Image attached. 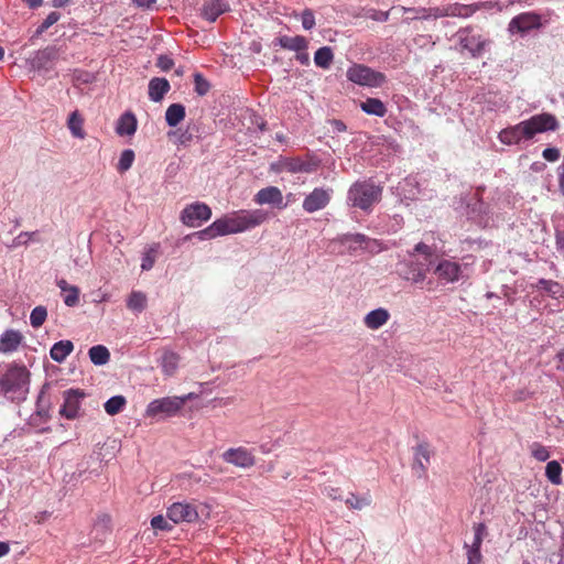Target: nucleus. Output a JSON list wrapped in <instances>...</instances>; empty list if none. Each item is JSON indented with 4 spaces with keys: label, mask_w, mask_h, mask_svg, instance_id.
Listing matches in <instances>:
<instances>
[{
    "label": "nucleus",
    "mask_w": 564,
    "mask_h": 564,
    "mask_svg": "<svg viewBox=\"0 0 564 564\" xmlns=\"http://www.w3.org/2000/svg\"><path fill=\"white\" fill-rule=\"evenodd\" d=\"M431 455L432 451L427 443H421L414 448V460L412 464V469L419 477L426 476Z\"/></svg>",
    "instance_id": "nucleus-19"
},
{
    "label": "nucleus",
    "mask_w": 564,
    "mask_h": 564,
    "mask_svg": "<svg viewBox=\"0 0 564 564\" xmlns=\"http://www.w3.org/2000/svg\"><path fill=\"white\" fill-rule=\"evenodd\" d=\"M523 123L529 131L530 139L538 133L554 131L558 128L556 117L549 112L532 116L528 120H523Z\"/></svg>",
    "instance_id": "nucleus-11"
},
{
    "label": "nucleus",
    "mask_w": 564,
    "mask_h": 564,
    "mask_svg": "<svg viewBox=\"0 0 564 564\" xmlns=\"http://www.w3.org/2000/svg\"><path fill=\"white\" fill-rule=\"evenodd\" d=\"M96 80L95 74L84 70V69H74L72 74V82L74 86L78 85H88Z\"/></svg>",
    "instance_id": "nucleus-44"
},
{
    "label": "nucleus",
    "mask_w": 564,
    "mask_h": 564,
    "mask_svg": "<svg viewBox=\"0 0 564 564\" xmlns=\"http://www.w3.org/2000/svg\"><path fill=\"white\" fill-rule=\"evenodd\" d=\"M334 58V54L330 47L323 46L315 52L314 62L316 66L327 69L329 68Z\"/></svg>",
    "instance_id": "nucleus-39"
},
{
    "label": "nucleus",
    "mask_w": 564,
    "mask_h": 564,
    "mask_svg": "<svg viewBox=\"0 0 564 564\" xmlns=\"http://www.w3.org/2000/svg\"><path fill=\"white\" fill-rule=\"evenodd\" d=\"M330 200V194L324 188H314L303 200V208L307 213H314L325 208Z\"/></svg>",
    "instance_id": "nucleus-17"
},
{
    "label": "nucleus",
    "mask_w": 564,
    "mask_h": 564,
    "mask_svg": "<svg viewBox=\"0 0 564 564\" xmlns=\"http://www.w3.org/2000/svg\"><path fill=\"white\" fill-rule=\"evenodd\" d=\"M61 19V13L57 11H52L47 14V17L43 20V22L36 28L33 34L30 36L29 42L34 44L37 39L48 30L53 24H55Z\"/></svg>",
    "instance_id": "nucleus-36"
},
{
    "label": "nucleus",
    "mask_w": 564,
    "mask_h": 564,
    "mask_svg": "<svg viewBox=\"0 0 564 564\" xmlns=\"http://www.w3.org/2000/svg\"><path fill=\"white\" fill-rule=\"evenodd\" d=\"M278 41H279V44L281 45V47L290 50V51H295V52L304 51L307 48V45H308L307 40L302 35H295V36L283 35V36H280L278 39Z\"/></svg>",
    "instance_id": "nucleus-31"
},
{
    "label": "nucleus",
    "mask_w": 564,
    "mask_h": 564,
    "mask_svg": "<svg viewBox=\"0 0 564 564\" xmlns=\"http://www.w3.org/2000/svg\"><path fill=\"white\" fill-rule=\"evenodd\" d=\"M302 26L305 30H311L315 26V15L311 9H305L301 15Z\"/></svg>",
    "instance_id": "nucleus-54"
},
{
    "label": "nucleus",
    "mask_w": 564,
    "mask_h": 564,
    "mask_svg": "<svg viewBox=\"0 0 564 564\" xmlns=\"http://www.w3.org/2000/svg\"><path fill=\"white\" fill-rule=\"evenodd\" d=\"M558 189L564 195V162L557 167Z\"/></svg>",
    "instance_id": "nucleus-62"
},
{
    "label": "nucleus",
    "mask_w": 564,
    "mask_h": 564,
    "mask_svg": "<svg viewBox=\"0 0 564 564\" xmlns=\"http://www.w3.org/2000/svg\"><path fill=\"white\" fill-rule=\"evenodd\" d=\"M360 108L366 113L378 117H384L387 113V107L378 98H367L365 101L360 104Z\"/></svg>",
    "instance_id": "nucleus-35"
},
{
    "label": "nucleus",
    "mask_w": 564,
    "mask_h": 564,
    "mask_svg": "<svg viewBox=\"0 0 564 564\" xmlns=\"http://www.w3.org/2000/svg\"><path fill=\"white\" fill-rule=\"evenodd\" d=\"M389 318V311L387 308L379 307L366 314V316L364 317V324L367 328L371 330H377L383 325H386Z\"/></svg>",
    "instance_id": "nucleus-24"
},
{
    "label": "nucleus",
    "mask_w": 564,
    "mask_h": 564,
    "mask_svg": "<svg viewBox=\"0 0 564 564\" xmlns=\"http://www.w3.org/2000/svg\"><path fill=\"white\" fill-rule=\"evenodd\" d=\"M198 394L191 392L181 397H164L151 401L145 410V416L156 421L173 417L180 413L183 406Z\"/></svg>",
    "instance_id": "nucleus-3"
},
{
    "label": "nucleus",
    "mask_w": 564,
    "mask_h": 564,
    "mask_svg": "<svg viewBox=\"0 0 564 564\" xmlns=\"http://www.w3.org/2000/svg\"><path fill=\"white\" fill-rule=\"evenodd\" d=\"M543 25L541 15L535 12H523L514 18L508 24V31L511 34L527 33L531 30L540 29Z\"/></svg>",
    "instance_id": "nucleus-12"
},
{
    "label": "nucleus",
    "mask_w": 564,
    "mask_h": 564,
    "mask_svg": "<svg viewBox=\"0 0 564 564\" xmlns=\"http://www.w3.org/2000/svg\"><path fill=\"white\" fill-rule=\"evenodd\" d=\"M462 51H467L473 58L480 57L490 41L475 33L473 26L460 28L456 33Z\"/></svg>",
    "instance_id": "nucleus-6"
},
{
    "label": "nucleus",
    "mask_w": 564,
    "mask_h": 564,
    "mask_svg": "<svg viewBox=\"0 0 564 564\" xmlns=\"http://www.w3.org/2000/svg\"><path fill=\"white\" fill-rule=\"evenodd\" d=\"M464 549L466 550L467 564H481L482 563V554L481 550L469 546L468 543L464 544Z\"/></svg>",
    "instance_id": "nucleus-48"
},
{
    "label": "nucleus",
    "mask_w": 564,
    "mask_h": 564,
    "mask_svg": "<svg viewBox=\"0 0 564 564\" xmlns=\"http://www.w3.org/2000/svg\"><path fill=\"white\" fill-rule=\"evenodd\" d=\"M127 307L134 313H142L147 307V295L141 291H132L127 299Z\"/></svg>",
    "instance_id": "nucleus-37"
},
{
    "label": "nucleus",
    "mask_w": 564,
    "mask_h": 564,
    "mask_svg": "<svg viewBox=\"0 0 564 564\" xmlns=\"http://www.w3.org/2000/svg\"><path fill=\"white\" fill-rule=\"evenodd\" d=\"M390 11H379L369 9L366 11L365 17L375 21L386 22L389 20Z\"/></svg>",
    "instance_id": "nucleus-55"
},
{
    "label": "nucleus",
    "mask_w": 564,
    "mask_h": 564,
    "mask_svg": "<svg viewBox=\"0 0 564 564\" xmlns=\"http://www.w3.org/2000/svg\"><path fill=\"white\" fill-rule=\"evenodd\" d=\"M346 76L348 80L370 88L381 87L387 78L383 73L377 72L366 65L355 64L347 69Z\"/></svg>",
    "instance_id": "nucleus-5"
},
{
    "label": "nucleus",
    "mask_w": 564,
    "mask_h": 564,
    "mask_svg": "<svg viewBox=\"0 0 564 564\" xmlns=\"http://www.w3.org/2000/svg\"><path fill=\"white\" fill-rule=\"evenodd\" d=\"M209 240L212 239V225L207 226L205 229L203 230H199V231H195V232H192L187 236L184 237V241L186 240Z\"/></svg>",
    "instance_id": "nucleus-51"
},
{
    "label": "nucleus",
    "mask_w": 564,
    "mask_h": 564,
    "mask_svg": "<svg viewBox=\"0 0 564 564\" xmlns=\"http://www.w3.org/2000/svg\"><path fill=\"white\" fill-rule=\"evenodd\" d=\"M204 109L196 107L195 109H189V120L187 122L186 130H188L193 138L203 139L208 134L207 126L202 121Z\"/></svg>",
    "instance_id": "nucleus-20"
},
{
    "label": "nucleus",
    "mask_w": 564,
    "mask_h": 564,
    "mask_svg": "<svg viewBox=\"0 0 564 564\" xmlns=\"http://www.w3.org/2000/svg\"><path fill=\"white\" fill-rule=\"evenodd\" d=\"M421 12H422L421 18H423V19H430V18L438 19V18L446 17L445 11H444V6L429 8V9L423 8V9H421Z\"/></svg>",
    "instance_id": "nucleus-52"
},
{
    "label": "nucleus",
    "mask_w": 564,
    "mask_h": 564,
    "mask_svg": "<svg viewBox=\"0 0 564 564\" xmlns=\"http://www.w3.org/2000/svg\"><path fill=\"white\" fill-rule=\"evenodd\" d=\"M366 240H367V237L362 234H347V235H343L338 238V241L341 245H348L350 242H354L357 245H362L364 242H366Z\"/></svg>",
    "instance_id": "nucleus-50"
},
{
    "label": "nucleus",
    "mask_w": 564,
    "mask_h": 564,
    "mask_svg": "<svg viewBox=\"0 0 564 564\" xmlns=\"http://www.w3.org/2000/svg\"><path fill=\"white\" fill-rule=\"evenodd\" d=\"M31 372L23 364L11 362L0 377V394L8 401L20 404L28 398Z\"/></svg>",
    "instance_id": "nucleus-1"
},
{
    "label": "nucleus",
    "mask_w": 564,
    "mask_h": 564,
    "mask_svg": "<svg viewBox=\"0 0 564 564\" xmlns=\"http://www.w3.org/2000/svg\"><path fill=\"white\" fill-rule=\"evenodd\" d=\"M79 288L76 285L72 286L63 299L65 305L69 307L76 306L79 303Z\"/></svg>",
    "instance_id": "nucleus-49"
},
{
    "label": "nucleus",
    "mask_w": 564,
    "mask_h": 564,
    "mask_svg": "<svg viewBox=\"0 0 564 564\" xmlns=\"http://www.w3.org/2000/svg\"><path fill=\"white\" fill-rule=\"evenodd\" d=\"M382 188L372 182H356L348 191L347 199L351 206L362 210H370L380 202Z\"/></svg>",
    "instance_id": "nucleus-4"
},
{
    "label": "nucleus",
    "mask_w": 564,
    "mask_h": 564,
    "mask_svg": "<svg viewBox=\"0 0 564 564\" xmlns=\"http://www.w3.org/2000/svg\"><path fill=\"white\" fill-rule=\"evenodd\" d=\"M414 252L424 254L425 257H431L432 248L424 242H419L414 247Z\"/></svg>",
    "instance_id": "nucleus-61"
},
{
    "label": "nucleus",
    "mask_w": 564,
    "mask_h": 564,
    "mask_svg": "<svg viewBox=\"0 0 564 564\" xmlns=\"http://www.w3.org/2000/svg\"><path fill=\"white\" fill-rule=\"evenodd\" d=\"M151 527L156 533L158 531L169 532L174 529V525L171 524L167 519L162 514H156L151 519Z\"/></svg>",
    "instance_id": "nucleus-47"
},
{
    "label": "nucleus",
    "mask_w": 564,
    "mask_h": 564,
    "mask_svg": "<svg viewBox=\"0 0 564 564\" xmlns=\"http://www.w3.org/2000/svg\"><path fill=\"white\" fill-rule=\"evenodd\" d=\"M427 272L429 268L425 263L411 260L402 263L399 275L405 281L419 284L426 279Z\"/></svg>",
    "instance_id": "nucleus-14"
},
{
    "label": "nucleus",
    "mask_w": 564,
    "mask_h": 564,
    "mask_svg": "<svg viewBox=\"0 0 564 564\" xmlns=\"http://www.w3.org/2000/svg\"><path fill=\"white\" fill-rule=\"evenodd\" d=\"M84 118L80 112L76 109L72 111L67 118V127L73 134V137L78 139H84L86 137V132L83 129Z\"/></svg>",
    "instance_id": "nucleus-34"
},
{
    "label": "nucleus",
    "mask_w": 564,
    "mask_h": 564,
    "mask_svg": "<svg viewBox=\"0 0 564 564\" xmlns=\"http://www.w3.org/2000/svg\"><path fill=\"white\" fill-rule=\"evenodd\" d=\"M473 530H474V541L471 544H469V546L481 550V544H482L484 538L487 533V527L482 522L474 523Z\"/></svg>",
    "instance_id": "nucleus-46"
},
{
    "label": "nucleus",
    "mask_w": 564,
    "mask_h": 564,
    "mask_svg": "<svg viewBox=\"0 0 564 564\" xmlns=\"http://www.w3.org/2000/svg\"><path fill=\"white\" fill-rule=\"evenodd\" d=\"M542 156L549 162H556L561 156V152L557 148H546L543 150Z\"/></svg>",
    "instance_id": "nucleus-58"
},
{
    "label": "nucleus",
    "mask_w": 564,
    "mask_h": 564,
    "mask_svg": "<svg viewBox=\"0 0 564 564\" xmlns=\"http://www.w3.org/2000/svg\"><path fill=\"white\" fill-rule=\"evenodd\" d=\"M186 117V108L181 102L171 104L165 111V122L170 128L177 127Z\"/></svg>",
    "instance_id": "nucleus-27"
},
{
    "label": "nucleus",
    "mask_w": 564,
    "mask_h": 564,
    "mask_svg": "<svg viewBox=\"0 0 564 564\" xmlns=\"http://www.w3.org/2000/svg\"><path fill=\"white\" fill-rule=\"evenodd\" d=\"M499 140L503 144H518L522 140H530L529 131L523 121L508 127L499 132Z\"/></svg>",
    "instance_id": "nucleus-18"
},
{
    "label": "nucleus",
    "mask_w": 564,
    "mask_h": 564,
    "mask_svg": "<svg viewBox=\"0 0 564 564\" xmlns=\"http://www.w3.org/2000/svg\"><path fill=\"white\" fill-rule=\"evenodd\" d=\"M138 129V120L131 110L124 111L117 120L115 131L120 137H131Z\"/></svg>",
    "instance_id": "nucleus-21"
},
{
    "label": "nucleus",
    "mask_w": 564,
    "mask_h": 564,
    "mask_svg": "<svg viewBox=\"0 0 564 564\" xmlns=\"http://www.w3.org/2000/svg\"><path fill=\"white\" fill-rule=\"evenodd\" d=\"M74 344L69 339H62L54 343L50 349V357L58 362L63 364L66 358L73 352Z\"/></svg>",
    "instance_id": "nucleus-26"
},
{
    "label": "nucleus",
    "mask_w": 564,
    "mask_h": 564,
    "mask_svg": "<svg viewBox=\"0 0 564 564\" xmlns=\"http://www.w3.org/2000/svg\"><path fill=\"white\" fill-rule=\"evenodd\" d=\"M444 11L446 17L469 18L478 11V7L456 2L445 4Z\"/></svg>",
    "instance_id": "nucleus-29"
},
{
    "label": "nucleus",
    "mask_w": 564,
    "mask_h": 564,
    "mask_svg": "<svg viewBox=\"0 0 564 564\" xmlns=\"http://www.w3.org/2000/svg\"><path fill=\"white\" fill-rule=\"evenodd\" d=\"M36 234V231H33V232H29V231H22L19 234L18 237L14 238L13 240V247H18V246H21V245H26L28 243V240L34 236Z\"/></svg>",
    "instance_id": "nucleus-59"
},
{
    "label": "nucleus",
    "mask_w": 564,
    "mask_h": 564,
    "mask_svg": "<svg viewBox=\"0 0 564 564\" xmlns=\"http://www.w3.org/2000/svg\"><path fill=\"white\" fill-rule=\"evenodd\" d=\"M61 47L47 45L42 50L34 52V56L29 59L32 69L37 72H50L58 59Z\"/></svg>",
    "instance_id": "nucleus-9"
},
{
    "label": "nucleus",
    "mask_w": 564,
    "mask_h": 564,
    "mask_svg": "<svg viewBox=\"0 0 564 564\" xmlns=\"http://www.w3.org/2000/svg\"><path fill=\"white\" fill-rule=\"evenodd\" d=\"M198 510L191 503L174 502L166 510V518L173 523L194 522L198 519Z\"/></svg>",
    "instance_id": "nucleus-13"
},
{
    "label": "nucleus",
    "mask_w": 564,
    "mask_h": 564,
    "mask_svg": "<svg viewBox=\"0 0 564 564\" xmlns=\"http://www.w3.org/2000/svg\"><path fill=\"white\" fill-rule=\"evenodd\" d=\"M170 89V82L165 77H152L148 84L149 99L153 102H160Z\"/></svg>",
    "instance_id": "nucleus-22"
},
{
    "label": "nucleus",
    "mask_w": 564,
    "mask_h": 564,
    "mask_svg": "<svg viewBox=\"0 0 564 564\" xmlns=\"http://www.w3.org/2000/svg\"><path fill=\"white\" fill-rule=\"evenodd\" d=\"M532 455L539 462H545L550 457L547 448L539 443H533Z\"/></svg>",
    "instance_id": "nucleus-53"
},
{
    "label": "nucleus",
    "mask_w": 564,
    "mask_h": 564,
    "mask_svg": "<svg viewBox=\"0 0 564 564\" xmlns=\"http://www.w3.org/2000/svg\"><path fill=\"white\" fill-rule=\"evenodd\" d=\"M47 318V310L43 305L35 306L30 314V324L33 328H40Z\"/></svg>",
    "instance_id": "nucleus-43"
},
{
    "label": "nucleus",
    "mask_w": 564,
    "mask_h": 564,
    "mask_svg": "<svg viewBox=\"0 0 564 564\" xmlns=\"http://www.w3.org/2000/svg\"><path fill=\"white\" fill-rule=\"evenodd\" d=\"M462 265L448 259L441 260L434 269V273L437 275L438 280L445 283L457 282L462 276Z\"/></svg>",
    "instance_id": "nucleus-15"
},
{
    "label": "nucleus",
    "mask_w": 564,
    "mask_h": 564,
    "mask_svg": "<svg viewBox=\"0 0 564 564\" xmlns=\"http://www.w3.org/2000/svg\"><path fill=\"white\" fill-rule=\"evenodd\" d=\"M23 335L17 329H7L0 336V352L10 354L15 351L22 344Z\"/></svg>",
    "instance_id": "nucleus-23"
},
{
    "label": "nucleus",
    "mask_w": 564,
    "mask_h": 564,
    "mask_svg": "<svg viewBox=\"0 0 564 564\" xmlns=\"http://www.w3.org/2000/svg\"><path fill=\"white\" fill-rule=\"evenodd\" d=\"M194 77V90L198 96H205L210 89V83L200 74L195 73Z\"/></svg>",
    "instance_id": "nucleus-45"
},
{
    "label": "nucleus",
    "mask_w": 564,
    "mask_h": 564,
    "mask_svg": "<svg viewBox=\"0 0 564 564\" xmlns=\"http://www.w3.org/2000/svg\"><path fill=\"white\" fill-rule=\"evenodd\" d=\"M161 70L169 72L174 66V61L166 54H161L156 58L155 64Z\"/></svg>",
    "instance_id": "nucleus-56"
},
{
    "label": "nucleus",
    "mask_w": 564,
    "mask_h": 564,
    "mask_svg": "<svg viewBox=\"0 0 564 564\" xmlns=\"http://www.w3.org/2000/svg\"><path fill=\"white\" fill-rule=\"evenodd\" d=\"M202 17L208 21L212 22V2L205 1L202 8Z\"/></svg>",
    "instance_id": "nucleus-63"
},
{
    "label": "nucleus",
    "mask_w": 564,
    "mask_h": 564,
    "mask_svg": "<svg viewBox=\"0 0 564 564\" xmlns=\"http://www.w3.org/2000/svg\"><path fill=\"white\" fill-rule=\"evenodd\" d=\"M134 151L132 149H124L119 158L118 164H117V171L122 174L131 169L133 162H134Z\"/></svg>",
    "instance_id": "nucleus-42"
},
{
    "label": "nucleus",
    "mask_w": 564,
    "mask_h": 564,
    "mask_svg": "<svg viewBox=\"0 0 564 564\" xmlns=\"http://www.w3.org/2000/svg\"><path fill=\"white\" fill-rule=\"evenodd\" d=\"M230 10L229 0H214V21L216 18Z\"/></svg>",
    "instance_id": "nucleus-57"
},
{
    "label": "nucleus",
    "mask_w": 564,
    "mask_h": 564,
    "mask_svg": "<svg viewBox=\"0 0 564 564\" xmlns=\"http://www.w3.org/2000/svg\"><path fill=\"white\" fill-rule=\"evenodd\" d=\"M221 459L236 467L248 469L256 465V456L253 449L245 446L231 447L220 455Z\"/></svg>",
    "instance_id": "nucleus-10"
},
{
    "label": "nucleus",
    "mask_w": 564,
    "mask_h": 564,
    "mask_svg": "<svg viewBox=\"0 0 564 564\" xmlns=\"http://www.w3.org/2000/svg\"><path fill=\"white\" fill-rule=\"evenodd\" d=\"M346 506L351 510H362L365 508L371 507L372 497L370 492H366L361 496L350 492L349 496L345 499Z\"/></svg>",
    "instance_id": "nucleus-32"
},
{
    "label": "nucleus",
    "mask_w": 564,
    "mask_h": 564,
    "mask_svg": "<svg viewBox=\"0 0 564 564\" xmlns=\"http://www.w3.org/2000/svg\"><path fill=\"white\" fill-rule=\"evenodd\" d=\"M324 494L332 500H341V491L338 487H326Z\"/></svg>",
    "instance_id": "nucleus-60"
},
{
    "label": "nucleus",
    "mask_w": 564,
    "mask_h": 564,
    "mask_svg": "<svg viewBox=\"0 0 564 564\" xmlns=\"http://www.w3.org/2000/svg\"><path fill=\"white\" fill-rule=\"evenodd\" d=\"M535 288L543 291L547 296L560 300L564 299V285L554 280L540 279Z\"/></svg>",
    "instance_id": "nucleus-28"
},
{
    "label": "nucleus",
    "mask_w": 564,
    "mask_h": 564,
    "mask_svg": "<svg viewBox=\"0 0 564 564\" xmlns=\"http://www.w3.org/2000/svg\"><path fill=\"white\" fill-rule=\"evenodd\" d=\"M212 217L210 207L200 202L187 205L182 212L180 219L189 227H199L204 221Z\"/></svg>",
    "instance_id": "nucleus-8"
},
{
    "label": "nucleus",
    "mask_w": 564,
    "mask_h": 564,
    "mask_svg": "<svg viewBox=\"0 0 564 564\" xmlns=\"http://www.w3.org/2000/svg\"><path fill=\"white\" fill-rule=\"evenodd\" d=\"M50 382H45L42 386L35 402V412L33 413V415L43 419L44 422H47L51 419V401L48 398L45 397L46 390L50 388Z\"/></svg>",
    "instance_id": "nucleus-25"
},
{
    "label": "nucleus",
    "mask_w": 564,
    "mask_h": 564,
    "mask_svg": "<svg viewBox=\"0 0 564 564\" xmlns=\"http://www.w3.org/2000/svg\"><path fill=\"white\" fill-rule=\"evenodd\" d=\"M253 202L258 205H272L279 209L286 207L283 202V194L276 186H268L260 189L253 197Z\"/></svg>",
    "instance_id": "nucleus-16"
},
{
    "label": "nucleus",
    "mask_w": 564,
    "mask_h": 564,
    "mask_svg": "<svg viewBox=\"0 0 564 564\" xmlns=\"http://www.w3.org/2000/svg\"><path fill=\"white\" fill-rule=\"evenodd\" d=\"M545 476L553 485L562 484V466L557 460H551L545 467Z\"/></svg>",
    "instance_id": "nucleus-41"
},
{
    "label": "nucleus",
    "mask_w": 564,
    "mask_h": 564,
    "mask_svg": "<svg viewBox=\"0 0 564 564\" xmlns=\"http://www.w3.org/2000/svg\"><path fill=\"white\" fill-rule=\"evenodd\" d=\"M159 249H160V245L153 243L143 252L142 260H141V270L142 271H149L153 268L155 260H156V256L159 253Z\"/></svg>",
    "instance_id": "nucleus-40"
},
{
    "label": "nucleus",
    "mask_w": 564,
    "mask_h": 564,
    "mask_svg": "<svg viewBox=\"0 0 564 564\" xmlns=\"http://www.w3.org/2000/svg\"><path fill=\"white\" fill-rule=\"evenodd\" d=\"M88 357L95 366H105L110 360V351L105 345H95L89 348Z\"/></svg>",
    "instance_id": "nucleus-33"
},
{
    "label": "nucleus",
    "mask_w": 564,
    "mask_h": 564,
    "mask_svg": "<svg viewBox=\"0 0 564 564\" xmlns=\"http://www.w3.org/2000/svg\"><path fill=\"white\" fill-rule=\"evenodd\" d=\"M126 404H127L126 398L121 394H116V395L109 398L104 403V409L108 415L113 416V415L121 413L124 410Z\"/></svg>",
    "instance_id": "nucleus-38"
},
{
    "label": "nucleus",
    "mask_w": 564,
    "mask_h": 564,
    "mask_svg": "<svg viewBox=\"0 0 564 564\" xmlns=\"http://www.w3.org/2000/svg\"><path fill=\"white\" fill-rule=\"evenodd\" d=\"M268 217V212L263 209H242L227 214L214 221V236L232 235L253 229L262 225Z\"/></svg>",
    "instance_id": "nucleus-2"
},
{
    "label": "nucleus",
    "mask_w": 564,
    "mask_h": 564,
    "mask_svg": "<svg viewBox=\"0 0 564 564\" xmlns=\"http://www.w3.org/2000/svg\"><path fill=\"white\" fill-rule=\"evenodd\" d=\"M180 356L172 350H164L159 359L164 375L173 376L178 367Z\"/></svg>",
    "instance_id": "nucleus-30"
},
{
    "label": "nucleus",
    "mask_w": 564,
    "mask_h": 564,
    "mask_svg": "<svg viewBox=\"0 0 564 564\" xmlns=\"http://www.w3.org/2000/svg\"><path fill=\"white\" fill-rule=\"evenodd\" d=\"M86 397L83 389L70 388L63 392L64 402L59 408V415L66 420H75L79 415L82 400Z\"/></svg>",
    "instance_id": "nucleus-7"
},
{
    "label": "nucleus",
    "mask_w": 564,
    "mask_h": 564,
    "mask_svg": "<svg viewBox=\"0 0 564 564\" xmlns=\"http://www.w3.org/2000/svg\"><path fill=\"white\" fill-rule=\"evenodd\" d=\"M195 138H193V134L188 130H184L178 138V141L181 144L186 145L191 141H193Z\"/></svg>",
    "instance_id": "nucleus-64"
}]
</instances>
